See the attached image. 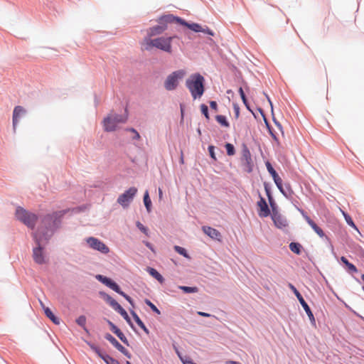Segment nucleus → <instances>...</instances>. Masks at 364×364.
<instances>
[{
	"label": "nucleus",
	"instance_id": "1",
	"mask_svg": "<svg viewBox=\"0 0 364 364\" xmlns=\"http://www.w3.org/2000/svg\"><path fill=\"white\" fill-rule=\"evenodd\" d=\"M64 213V211H56L45 215L41 220V225L36 232L34 233V240L38 247L33 250V258L37 264L46 263V255L44 253L43 248L41 247V243L43 240H48L51 237L53 231L58 228L60 219Z\"/></svg>",
	"mask_w": 364,
	"mask_h": 364
},
{
	"label": "nucleus",
	"instance_id": "2",
	"mask_svg": "<svg viewBox=\"0 0 364 364\" xmlns=\"http://www.w3.org/2000/svg\"><path fill=\"white\" fill-rule=\"evenodd\" d=\"M176 38H177L176 36H161L155 38L144 37L141 42V48L143 50H150L155 48L171 54L173 52L171 43Z\"/></svg>",
	"mask_w": 364,
	"mask_h": 364
},
{
	"label": "nucleus",
	"instance_id": "3",
	"mask_svg": "<svg viewBox=\"0 0 364 364\" xmlns=\"http://www.w3.org/2000/svg\"><path fill=\"white\" fill-rule=\"evenodd\" d=\"M204 77L199 73L191 75L186 82L193 99L200 98L204 92Z\"/></svg>",
	"mask_w": 364,
	"mask_h": 364
},
{
	"label": "nucleus",
	"instance_id": "4",
	"mask_svg": "<svg viewBox=\"0 0 364 364\" xmlns=\"http://www.w3.org/2000/svg\"><path fill=\"white\" fill-rule=\"evenodd\" d=\"M176 21V17L171 14L163 16L159 19V25L149 28L146 30V36L152 38L154 36L162 34L167 29V24Z\"/></svg>",
	"mask_w": 364,
	"mask_h": 364
},
{
	"label": "nucleus",
	"instance_id": "5",
	"mask_svg": "<svg viewBox=\"0 0 364 364\" xmlns=\"http://www.w3.org/2000/svg\"><path fill=\"white\" fill-rule=\"evenodd\" d=\"M186 75L185 70H178L169 74L164 81V86L166 90L171 91L177 88L179 81Z\"/></svg>",
	"mask_w": 364,
	"mask_h": 364
},
{
	"label": "nucleus",
	"instance_id": "6",
	"mask_svg": "<svg viewBox=\"0 0 364 364\" xmlns=\"http://www.w3.org/2000/svg\"><path fill=\"white\" fill-rule=\"evenodd\" d=\"M16 216L18 220L31 229L34 228L38 220L36 214L28 212L21 207L16 208Z\"/></svg>",
	"mask_w": 364,
	"mask_h": 364
},
{
	"label": "nucleus",
	"instance_id": "7",
	"mask_svg": "<svg viewBox=\"0 0 364 364\" xmlns=\"http://www.w3.org/2000/svg\"><path fill=\"white\" fill-rule=\"evenodd\" d=\"M127 119V116L110 114L104 119V129L106 132H113L117 129L119 124L125 123Z\"/></svg>",
	"mask_w": 364,
	"mask_h": 364
},
{
	"label": "nucleus",
	"instance_id": "8",
	"mask_svg": "<svg viewBox=\"0 0 364 364\" xmlns=\"http://www.w3.org/2000/svg\"><path fill=\"white\" fill-rule=\"evenodd\" d=\"M96 278L100 282H101L102 284H104L107 287H109L111 289L116 291L119 294L122 295L123 297H124L126 299V300H127L131 304H132V299H131V297L129 296H128L127 294H126L122 291H121L119 287L118 286V284L116 282H114V281H112L111 279H109L108 277H104V276L100 275V274L97 275L96 277Z\"/></svg>",
	"mask_w": 364,
	"mask_h": 364
},
{
	"label": "nucleus",
	"instance_id": "9",
	"mask_svg": "<svg viewBox=\"0 0 364 364\" xmlns=\"http://www.w3.org/2000/svg\"><path fill=\"white\" fill-rule=\"evenodd\" d=\"M96 278L100 282H101L102 284H104L107 287H109L111 289L116 291L119 294L122 295L123 297H124L126 299V300H127L131 304H132V299H131V297L129 296H128L127 294H126L122 291H121L119 287L118 286V284L116 282H114V281H112L111 279H109L108 277H104V276L100 275V274L97 275L96 277Z\"/></svg>",
	"mask_w": 364,
	"mask_h": 364
},
{
	"label": "nucleus",
	"instance_id": "10",
	"mask_svg": "<svg viewBox=\"0 0 364 364\" xmlns=\"http://www.w3.org/2000/svg\"><path fill=\"white\" fill-rule=\"evenodd\" d=\"M137 191L138 190L135 187L129 188L118 197L117 203L124 208H127L133 200L134 196L137 193Z\"/></svg>",
	"mask_w": 364,
	"mask_h": 364
},
{
	"label": "nucleus",
	"instance_id": "11",
	"mask_svg": "<svg viewBox=\"0 0 364 364\" xmlns=\"http://www.w3.org/2000/svg\"><path fill=\"white\" fill-rule=\"evenodd\" d=\"M86 242L92 250L100 252L103 254H107L109 248L101 240L94 237H89L85 239Z\"/></svg>",
	"mask_w": 364,
	"mask_h": 364
},
{
	"label": "nucleus",
	"instance_id": "12",
	"mask_svg": "<svg viewBox=\"0 0 364 364\" xmlns=\"http://www.w3.org/2000/svg\"><path fill=\"white\" fill-rule=\"evenodd\" d=\"M241 161L247 172L250 173L252 171V159L250 151L246 144L242 145Z\"/></svg>",
	"mask_w": 364,
	"mask_h": 364
},
{
	"label": "nucleus",
	"instance_id": "13",
	"mask_svg": "<svg viewBox=\"0 0 364 364\" xmlns=\"http://www.w3.org/2000/svg\"><path fill=\"white\" fill-rule=\"evenodd\" d=\"M289 287L291 289V291L294 292V294H295V296L298 299V300L300 302L301 305L302 306V307L305 310L306 313L307 314L309 319L311 321H314L315 318H314V314H313L312 311H311L310 307L309 306L307 303L304 299V298L301 296V294L299 293V291L296 289V287L293 284H289Z\"/></svg>",
	"mask_w": 364,
	"mask_h": 364
},
{
	"label": "nucleus",
	"instance_id": "14",
	"mask_svg": "<svg viewBox=\"0 0 364 364\" xmlns=\"http://www.w3.org/2000/svg\"><path fill=\"white\" fill-rule=\"evenodd\" d=\"M176 21L180 23L181 25H183V26L188 27V28H190L191 30H192L195 32H203V33H207L210 36L214 35V33L213 32V31L209 29L208 27L203 28L198 23H188L187 22H186L185 21H183V19L178 18V17H176Z\"/></svg>",
	"mask_w": 364,
	"mask_h": 364
},
{
	"label": "nucleus",
	"instance_id": "15",
	"mask_svg": "<svg viewBox=\"0 0 364 364\" xmlns=\"http://www.w3.org/2000/svg\"><path fill=\"white\" fill-rule=\"evenodd\" d=\"M202 230L205 235H207L210 238L216 240L220 242L221 241L222 235L221 233L218 230L210 226H203Z\"/></svg>",
	"mask_w": 364,
	"mask_h": 364
},
{
	"label": "nucleus",
	"instance_id": "16",
	"mask_svg": "<svg viewBox=\"0 0 364 364\" xmlns=\"http://www.w3.org/2000/svg\"><path fill=\"white\" fill-rule=\"evenodd\" d=\"M272 219L276 227L278 228H284L287 226V220L277 211H274L272 215Z\"/></svg>",
	"mask_w": 364,
	"mask_h": 364
},
{
	"label": "nucleus",
	"instance_id": "17",
	"mask_svg": "<svg viewBox=\"0 0 364 364\" xmlns=\"http://www.w3.org/2000/svg\"><path fill=\"white\" fill-rule=\"evenodd\" d=\"M259 198V200L257 202V207L259 208L258 214L260 217H267L270 214V210L265 199L262 196Z\"/></svg>",
	"mask_w": 364,
	"mask_h": 364
},
{
	"label": "nucleus",
	"instance_id": "18",
	"mask_svg": "<svg viewBox=\"0 0 364 364\" xmlns=\"http://www.w3.org/2000/svg\"><path fill=\"white\" fill-rule=\"evenodd\" d=\"M303 216L306 221V223L311 226V228L316 232V233L320 237H326L328 238L326 235L323 230L319 228L316 223L312 220L308 215H304L303 213Z\"/></svg>",
	"mask_w": 364,
	"mask_h": 364
},
{
	"label": "nucleus",
	"instance_id": "19",
	"mask_svg": "<svg viewBox=\"0 0 364 364\" xmlns=\"http://www.w3.org/2000/svg\"><path fill=\"white\" fill-rule=\"evenodd\" d=\"M26 110L21 106H16L14 107L13 112V127L14 129H16V125L18 122L19 118L25 114Z\"/></svg>",
	"mask_w": 364,
	"mask_h": 364
},
{
	"label": "nucleus",
	"instance_id": "20",
	"mask_svg": "<svg viewBox=\"0 0 364 364\" xmlns=\"http://www.w3.org/2000/svg\"><path fill=\"white\" fill-rule=\"evenodd\" d=\"M108 323L110 326L111 331L115 333L117 337L126 345L128 344V341L124 333L120 331L119 328H118L112 322L108 321Z\"/></svg>",
	"mask_w": 364,
	"mask_h": 364
},
{
	"label": "nucleus",
	"instance_id": "21",
	"mask_svg": "<svg viewBox=\"0 0 364 364\" xmlns=\"http://www.w3.org/2000/svg\"><path fill=\"white\" fill-rule=\"evenodd\" d=\"M100 294L102 296L103 299L105 300V301L108 303L109 306L116 311H117L122 307L121 305L115 299H114L107 294L102 292Z\"/></svg>",
	"mask_w": 364,
	"mask_h": 364
},
{
	"label": "nucleus",
	"instance_id": "22",
	"mask_svg": "<svg viewBox=\"0 0 364 364\" xmlns=\"http://www.w3.org/2000/svg\"><path fill=\"white\" fill-rule=\"evenodd\" d=\"M40 303H41V306L43 308V309L44 311V313L46 315V316L48 318H49L55 324H59L60 323V319L58 318H57L53 314L52 311L48 307H46L42 301H41Z\"/></svg>",
	"mask_w": 364,
	"mask_h": 364
},
{
	"label": "nucleus",
	"instance_id": "23",
	"mask_svg": "<svg viewBox=\"0 0 364 364\" xmlns=\"http://www.w3.org/2000/svg\"><path fill=\"white\" fill-rule=\"evenodd\" d=\"M105 338L109 341L119 351L124 352L125 351V348L122 346L115 338H114L111 334L107 333L105 335Z\"/></svg>",
	"mask_w": 364,
	"mask_h": 364
},
{
	"label": "nucleus",
	"instance_id": "24",
	"mask_svg": "<svg viewBox=\"0 0 364 364\" xmlns=\"http://www.w3.org/2000/svg\"><path fill=\"white\" fill-rule=\"evenodd\" d=\"M148 272L154 277L158 282L161 284H163L164 282V277L154 268L149 267Z\"/></svg>",
	"mask_w": 364,
	"mask_h": 364
},
{
	"label": "nucleus",
	"instance_id": "25",
	"mask_svg": "<svg viewBox=\"0 0 364 364\" xmlns=\"http://www.w3.org/2000/svg\"><path fill=\"white\" fill-rule=\"evenodd\" d=\"M215 119L222 127H224L225 128H229L230 124L228 122L225 116L217 115L215 117Z\"/></svg>",
	"mask_w": 364,
	"mask_h": 364
},
{
	"label": "nucleus",
	"instance_id": "26",
	"mask_svg": "<svg viewBox=\"0 0 364 364\" xmlns=\"http://www.w3.org/2000/svg\"><path fill=\"white\" fill-rule=\"evenodd\" d=\"M302 248V246L298 243V242H291L289 244V249L291 252L296 255L301 254V250Z\"/></svg>",
	"mask_w": 364,
	"mask_h": 364
},
{
	"label": "nucleus",
	"instance_id": "27",
	"mask_svg": "<svg viewBox=\"0 0 364 364\" xmlns=\"http://www.w3.org/2000/svg\"><path fill=\"white\" fill-rule=\"evenodd\" d=\"M144 203L148 212L151 211V200L149 198V192L146 191L144 196Z\"/></svg>",
	"mask_w": 364,
	"mask_h": 364
},
{
	"label": "nucleus",
	"instance_id": "28",
	"mask_svg": "<svg viewBox=\"0 0 364 364\" xmlns=\"http://www.w3.org/2000/svg\"><path fill=\"white\" fill-rule=\"evenodd\" d=\"M273 179H274V181L275 183V184L277 185V188L279 189V191L284 193V190H283V187H282V178L279 177V176L277 174L276 176H274L273 177Z\"/></svg>",
	"mask_w": 364,
	"mask_h": 364
},
{
	"label": "nucleus",
	"instance_id": "29",
	"mask_svg": "<svg viewBox=\"0 0 364 364\" xmlns=\"http://www.w3.org/2000/svg\"><path fill=\"white\" fill-rule=\"evenodd\" d=\"M179 289L183 290L185 293H196L198 292V289L196 287H191L186 286H179Z\"/></svg>",
	"mask_w": 364,
	"mask_h": 364
},
{
	"label": "nucleus",
	"instance_id": "30",
	"mask_svg": "<svg viewBox=\"0 0 364 364\" xmlns=\"http://www.w3.org/2000/svg\"><path fill=\"white\" fill-rule=\"evenodd\" d=\"M117 312L126 320V321L129 323L130 325H132V322H131V319L128 315V314L127 313V311L122 308L121 307L118 311Z\"/></svg>",
	"mask_w": 364,
	"mask_h": 364
},
{
	"label": "nucleus",
	"instance_id": "31",
	"mask_svg": "<svg viewBox=\"0 0 364 364\" xmlns=\"http://www.w3.org/2000/svg\"><path fill=\"white\" fill-rule=\"evenodd\" d=\"M76 323L79 326H82L87 331V328H86V326H85V324H86V317L85 316H80L76 319Z\"/></svg>",
	"mask_w": 364,
	"mask_h": 364
},
{
	"label": "nucleus",
	"instance_id": "32",
	"mask_svg": "<svg viewBox=\"0 0 364 364\" xmlns=\"http://www.w3.org/2000/svg\"><path fill=\"white\" fill-rule=\"evenodd\" d=\"M225 146L228 156H233L235 154V147L232 144L227 143Z\"/></svg>",
	"mask_w": 364,
	"mask_h": 364
},
{
	"label": "nucleus",
	"instance_id": "33",
	"mask_svg": "<svg viewBox=\"0 0 364 364\" xmlns=\"http://www.w3.org/2000/svg\"><path fill=\"white\" fill-rule=\"evenodd\" d=\"M343 216L345 218L346 223L350 226H351L352 228H353L358 230V228H357L356 225H355L354 222L353 221L352 218H350V216L344 212H343Z\"/></svg>",
	"mask_w": 364,
	"mask_h": 364
},
{
	"label": "nucleus",
	"instance_id": "34",
	"mask_svg": "<svg viewBox=\"0 0 364 364\" xmlns=\"http://www.w3.org/2000/svg\"><path fill=\"white\" fill-rule=\"evenodd\" d=\"M174 250H176V252H177L178 254L183 255V257H185L186 258H189V256L187 254L186 250L183 247L176 245V246H174Z\"/></svg>",
	"mask_w": 364,
	"mask_h": 364
},
{
	"label": "nucleus",
	"instance_id": "35",
	"mask_svg": "<svg viewBox=\"0 0 364 364\" xmlns=\"http://www.w3.org/2000/svg\"><path fill=\"white\" fill-rule=\"evenodd\" d=\"M103 360L107 364H119V363L117 360L114 359L113 358L110 357L108 355H105V357L103 358Z\"/></svg>",
	"mask_w": 364,
	"mask_h": 364
},
{
	"label": "nucleus",
	"instance_id": "36",
	"mask_svg": "<svg viewBox=\"0 0 364 364\" xmlns=\"http://www.w3.org/2000/svg\"><path fill=\"white\" fill-rule=\"evenodd\" d=\"M265 164H266L267 169L268 172L270 173V175L272 176V177L277 175V173L276 172V171L274 169L272 164L269 161H267Z\"/></svg>",
	"mask_w": 364,
	"mask_h": 364
},
{
	"label": "nucleus",
	"instance_id": "37",
	"mask_svg": "<svg viewBox=\"0 0 364 364\" xmlns=\"http://www.w3.org/2000/svg\"><path fill=\"white\" fill-rule=\"evenodd\" d=\"M145 302L152 309L153 311H154L157 314H161V311L159 310V309L149 300L146 299Z\"/></svg>",
	"mask_w": 364,
	"mask_h": 364
},
{
	"label": "nucleus",
	"instance_id": "38",
	"mask_svg": "<svg viewBox=\"0 0 364 364\" xmlns=\"http://www.w3.org/2000/svg\"><path fill=\"white\" fill-rule=\"evenodd\" d=\"M200 110H201V112L204 114V116L205 117V118L207 119H209L210 117H209V114H208V107L203 104L200 105Z\"/></svg>",
	"mask_w": 364,
	"mask_h": 364
},
{
	"label": "nucleus",
	"instance_id": "39",
	"mask_svg": "<svg viewBox=\"0 0 364 364\" xmlns=\"http://www.w3.org/2000/svg\"><path fill=\"white\" fill-rule=\"evenodd\" d=\"M132 315L134 319V321H136V323L139 325V326H143L144 323L142 322V321L140 319V318L138 316V315L134 312V311H132Z\"/></svg>",
	"mask_w": 364,
	"mask_h": 364
},
{
	"label": "nucleus",
	"instance_id": "40",
	"mask_svg": "<svg viewBox=\"0 0 364 364\" xmlns=\"http://www.w3.org/2000/svg\"><path fill=\"white\" fill-rule=\"evenodd\" d=\"M239 93H240V97H241V98L242 100V102L247 106V107L249 109V107H248L247 102V98L245 97V92H244V91H243L242 87H240Z\"/></svg>",
	"mask_w": 364,
	"mask_h": 364
},
{
	"label": "nucleus",
	"instance_id": "41",
	"mask_svg": "<svg viewBox=\"0 0 364 364\" xmlns=\"http://www.w3.org/2000/svg\"><path fill=\"white\" fill-rule=\"evenodd\" d=\"M214 149L215 147L213 146H208V151H209V154L210 155V157L213 159V160H216V156H215V152H214Z\"/></svg>",
	"mask_w": 364,
	"mask_h": 364
},
{
	"label": "nucleus",
	"instance_id": "42",
	"mask_svg": "<svg viewBox=\"0 0 364 364\" xmlns=\"http://www.w3.org/2000/svg\"><path fill=\"white\" fill-rule=\"evenodd\" d=\"M234 111H235V119H238L240 117V107L237 105H233Z\"/></svg>",
	"mask_w": 364,
	"mask_h": 364
},
{
	"label": "nucleus",
	"instance_id": "43",
	"mask_svg": "<svg viewBox=\"0 0 364 364\" xmlns=\"http://www.w3.org/2000/svg\"><path fill=\"white\" fill-rule=\"evenodd\" d=\"M136 226L141 232L147 235V228H145L141 223L137 222Z\"/></svg>",
	"mask_w": 364,
	"mask_h": 364
},
{
	"label": "nucleus",
	"instance_id": "44",
	"mask_svg": "<svg viewBox=\"0 0 364 364\" xmlns=\"http://www.w3.org/2000/svg\"><path fill=\"white\" fill-rule=\"evenodd\" d=\"M346 267H348V270L351 272H358L356 267L351 263H349L348 264V266H346Z\"/></svg>",
	"mask_w": 364,
	"mask_h": 364
},
{
	"label": "nucleus",
	"instance_id": "45",
	"mask_svg": "<svg viewBox=\"0 0 364 364\" xmlns=\"http://www.w3.org/2000/svg\"><path fill=\"white\" fill-rule=\"evenodd\" d=\"M127 131H129V132H133V134H134V139H140V135L139 134L136 132V129H134V128H130V129H128Z\"/></svg>",
	"mask_w": 364,
	"mask_h": 364
},
{
	"label": "nucleus",
	"instance_id": "46",
	"mask_svg": "<svg viewBox=\"0 0 364 364\" xmlns=\"http://www.w3.org/2000/svg\"><path fill=\"white\" fill-rule=\"evenodd\" d=\"M210 107L211 109H214L215 111L218 110V105L215 101H210Z\"/></svg>",
	"mask_w": 364,
	"mask_h": 364
},
{
	"label": "nucleus",
	"instance_id": "47",
	"mask_svg": "<svg viewBox=\"0 0 364 364\" xmlns=\"http://www.w3.org/2000/svg\"><path fill=\"white\" fill-rule=\"evenodd\" d=\"M88 345L90 346V348L96 353H99V351L100 350L99 348L95 346L94 344L88 343Z\"/></svg>",
	"mask_w": 364,
	"mask_h": 364
},
{
	"label": "nucleus",
	"instance_id": "48",
	"mask_svg": "<svg viewBox=\"0 0 364 364\" xmlns=\"http://www.w3.org/2000/svg\"><path fill=\"white\" fill-rule=\"evenodd\" d=\"M265 190H266V192H267V196L269 198V203H270L271 205H272V198L271 196L270 192H269V189L267 187L265 188Z\"/></svg>",
	"mask_w": 364,
	"mask_h": 364
},
{
	"label": "nucleus",
	"instance_id": "49",
	"mask_svg": "<svg viewBox=\"0 0 364 364\" xmlns=\"http://www.w3.org/2000/svg\"><path fill=\"white\" fill-rule=\"evenodd\" d=\"M183 364H196L191 359H186L182 360Z\"/></svg>",
	"mask_w": 364,
	"mask_h": 364
},
{
	"label": "nucleus",
	"instance_id": "50",
	"mask_svg": "<svg viewBox=\"0 0 364 364\" xmlns=\"http://www.w3.org/2000/svg\"><path fill=\"white\" fill-rule=\"evenodd\" d=\"M341 260L343 264H346V266H348V264L350 263L345 257H341Z\"/></svg>",
	"mask_w": 364,
	"mask_h": 364
},
{
	"label": "nucleus",
	"instance_id": "51",
	"mask_svg": "<svg viewBox=\"0 0 364 364\" xmlns=\"http://www.w3.org/2000/svg\"><path fill=\"white\" fill-rule=\"evenodd\" d=\"M198 314L201 316H204V317H210V314H209L208 313L202 312V311H198Z\"/></svg>",
	"mask_w": 364,
	"mask_h": 364
},
{
	"label": "nucleus",
	"instance_id": "52",
	"mask_svg": "<svg viewBox=\"0 0 364 364\" xmlns=\"http://www.w3.org/2000/svg\"><path fill=\"white\" fill-rule=\"evenodd\" d=\"M124 355H126L127 358H131V354L128 352V350L125 348V351L122 352Z\"/></svg>",
	"mask_w": 364,
	"mask_h": 364
},
{
	"label": "nucleus",
	"instance_id": "53",
	"mask_svg": "<svg viewBox=\"0 0 364 364\" xmlns=\"http://www.w3.org/2000/svg\"><path fill=\"white\" fill-rule=\"evenodd\" d=\"M140 328H141L146 333V334H149V331L148 330V328L145 326V325L144 324L143 326H140Z\"/></svg>",
	"mask_w": 364,
	"mask_h": 364
},
{
	"label": "nucleus",
	"instance_id": "54",
	"mask_svg": "<svg viewBox=\"0 0 364 364\" xmlns=\"http://www.w3.org/2000/svg\"><path fill=\"white\" fill-rule=\"evenodd\" d=\"M162 197H163V192H162L161 188H159V198L160 200H161Z\"/></svg>",
	"mask_w": 364,
	"mask_h": 364
},
{
	"label": "nucleus",
	"instance_id": "55",
	"mask_svg": "<svg viewBox=\"0 0 364 364\" xmlns=\"http://www.w3.org/2000/svg\"><path fill=\"white\" fill-rule=\"evenodd\" d=\"M226 364H240V363L237 361L228 360L226 362Z\"/></svg>",
	"mask_w": 364,
	"mask_h": 364
},
{
	"label": "nucleus",
	"instance_id": "56",
	"mask_svg": "<svg viewBox=\"0 0 364 364\" xmlns=\"http://www.w3.org/2000/svg\"><path fill=\"white\" fill-rule=\"evenodd\" d=\"M266 97H267V100H268V102H269V105H270V106H271V108H272V109H273L272 102V101H271V100H270V98L269 97V96H268V95H266Z\"/></svg>",
	"mask_w": 364,
	"mask_h": 364
},
{
	"label": "nucleus",
	"instance_id": "57",
	"mask_svg": "<svg viewBox=\"0 0 364 364\" xmlns=\"http://www.w3.org/2000/svg\"><path fill=\"white\" fill-rule=\"evenodd\" d=\"M102 360H103V358L105 357V355H102L101 353V351L100 350L99 353H97Z\"/></svg>",
	"mask_w": 364,
	"mask_h": 364
},
{
	"label": "nucleus",
	"instance_id": "58",
	"mask_svg": "<svg viewBox=\"0 0 364 364\" xmlns=\"http://www.w3.org/2000/svg\"><path fill=\"white\" fill-rule=\"evenodd\" d=\"M361 278L364 281V274L361 276Z\"/></svg>",
	"mask_w": 364,
	"mask_h": 364
},
{
	"label": "nucleus",
	"instance_id": "59",
	"mask_svg": "<svg viewBox=\"0 0 364 364\" xmlns=\"http://www.w3.org/2000/svg\"><path fill=\"white\" fill-rule=\"evenodd\" d=\"M126 364H132L129 361H127Z\"/></svg>",
	"mask_w": 364,
	"mask_h": 364
}]
</instances>
